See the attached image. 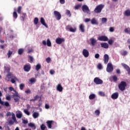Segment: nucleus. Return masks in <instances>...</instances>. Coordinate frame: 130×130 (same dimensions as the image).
Listing matches in <instances>:
<instances>
[{"label":"nucleus","instance_id":"obj_24","mask_svg":"<svg viewBox=\"0 0 130 130\" xmlns=\"http://www.w3.org/2000/svg\"><path fill=\"white\" fill-rule=\"evenodd\" d=\"M124 16L126 17H130V10L127 9L124 12Z\"/></svg>","mask_w":130,"mask_h":130},{"label":"nucleus","instance_id":"obj_35","mask_svg":"<svg viewBox=\"0 0 130 130\" xmlns=\"http://www.w3.org/2000/svg\"><path fill=\"white\" fill-rule=\"evenodd\" d=\"M94 114L96 116H99L100 115V111L99 110H96L94 111Z\"/></svg>","mask_w":130,"mask_h":130},{"label":"nucleus","instance_id":"obj_32","mask_svg":"<svg viewBox=\"0 0 130 130\" xmlns=\"http://www.w3.org/2000/svg\"><path fill=\"white\" fill-rule=\"evenodd\" d=\"M47 45L48 46V47H51V42L50 41V40L49 39H48L47 40Z\"/></svg>","mask_w":130,"mask_h":130},{"label":"nucleus","instance_id":"obj_54","mask_svg":"<svg viewBox=\"0 0 130 130\" xmlns=\"http://www.w3.org/2000/svg\"><path fill=\"white\" fill-rule=\"evenodd\" d=\"M22 123L24 124H27L28 123V120H25L24 119H22Z\"/></svg>","mask_w":130,"mask_h":130},{"label":"nucleus","instance_id":"obj_44","mask_svg":"<svg viewBox=\"0 0 130 130\" xmlns=\"http://www.w3.org/2000/svg\"><path fill=\"white\" fill-rule=\"evenodd\" d=\"M69 31H70V32H75L76 31H77V28L74 27V28H73L72 27H71Z\"/></svg>","mask_w":130,"mask_h":130},{"label":"nucleus","instance_id":"obj_61","mask_svg":"<svg viewBox=\"0 0 130 130\" xmlns=\"http://www.w3.org/2000/svg\"><path fill=\"white\" fill-rule=\"evenodd\" d=\"M100 57V55L99 53H96L94 55L95 58H99Z\"/></svg>","mask_w":130,"mask_h":130},{"label":"nucleus","instance_id":"obj_62","mask_svg":"<svg viewBox=\"0 0 130 130\" xmlns=\"http://www.w3.org/2000/svg\"><path fill=\"white\" fill-rule=\"evenodd\" d=\"M50 60H51V59L50 58V57L47 58L46 61L48 63H49L50 62Z\"/></svg>","mask_w":130,"mask_h":130},{"label":"nucleus","instance_id":"obj_34","mask_svg":"<svg viewBox=\"0 0 130 130\" xmlns=\"http://www.w3.org/2000/svg\"><path fill=\"white\" fill-rule=\"evenodd\" d=\"M41 69V65L40 63H38L36 66V71H39Z\"/></svg>","mask_w":130,"mask_h":130},{"label":"nucleus","instance_id":"obj_49","mask_svg":"<svg viewBox=\"0 0 130 130\" xmlns=\"http://www.w3.org/2000/svg\"><path fill=\"white\" fill-rule=\"evenodd\" d=\"M22 16L21 17L20 19L21 21H24L25 20V16H26V13H22Z\"/></svg>","mask_w":130,"mask_h":130},{"label":"nucleus","instance_id":"obj_47","mask_svg":"<svg viewBox=\"0 0 130 130\" xmlns=\"http://www.w3.org/2000/svg\"><path fill=\"white\" fill-rule=\"evenodd\" d=\"M28 57H29V59H30L29 62H30L31 63H32V62H33V60H34V58H33V57H32V56H30V55H29V56H28Z\"/></svg>","mask_w":130,"mask_h":130},{"label":"nucleus","instance_id":"obj_20","mask_svg":"<svg viewBox=\"0 0 130 130\" xmlns=\"http://www.w3.org/2000/svg\"><path fill=\"white\" fill-rule=\"evenodd\" d=\"M56 90H57V91H58L59 92H62V90H63V88L62 87V86H61V84H58L57 85Z\"/></svg>","mask_w":130,"mask_h":130},{"label":"nucleus","instance_id":"obj_59","mask_svg":"<svg viewBox=\"0 0 130 130\" xmlns=\"http://www.w3.org/2000/svg\"><path fill=\"white\" fill-rule=\"evenodd\" d=\"M72 27V26H71V25H67V26H66V30H70V29H71V28Z\"/></svg>","mask_w":130,"mask_h":130},{"label":"nucleus","instance_id":"obj_9","mask_svg":"<svg viewBox=\"0 0 130 130\" xmlns=\"http://www.w3.org/2000/svg\"><path fill=\"white\" fill-rule=\"evenodd\" d=\"M98 40L99 41H108V38L107 36H102L98 38Z\"/></svg>","mask_w":130,"mask_h":130},{"label":"nucleus","instance_id":"obj_56","mask_svg":"<svg viewBox=\"0 0 130 130\" xmlns=\"http://www.w3.org/2000/svg\"><path fill=\"white\" fill-rule=\"evenodd\" d=\"M109 31L110 32H114V27H110V28H109Z\"/></svg>","mask_w":130,"mask_h":130},{"label":"nucleus","instance_id":"obj_42","mask_svg":"<svg viewBox=\"0 0 130 130\" xmlns=\"http://www.w3.org/2000/svg\"><path fill=\"white\" fill-rule=\"evenodd\" d=\"M13 17L15 18V19H17L18 18V14H17V12L16 11H14L13 14Z\"/></svg>","mask_w":130,"mask_h":130},{"label":"nucleus","instance_id":"obj_14","mask_svg":"<svg viewBox=\"0 0 130 130\" xmlns=\"http://www.w3.org/2000/svg\"><path fill=\"white\" fill-rule=\"evenodd\" d=\"M82 55L84 57H88L89 56V51L86 49H83L82 51Z\"/></svg>","mask_w":130,"mask_h":130},{"label":"nucleus","instance_id":"obj_18","mask_svg":"<svg viewBox=\"0 0 130 130\" xmlns=\"http://www.w3.org/2000/svg\"><path fill=\"white\" fill-rule=\"evenodd\" d=\"M119 95V94L118 92H115L112 94L111 98H112V99L115 100V99H117L118 98Z\"/></svg>","mask_w":130,"mask_h":130},{"label":"nucleus","instance_id":"obj_11","mask_svg":"<svg viewBox=\"0 0 130 130\" xmlns=\"http://www.w3.org/2000/svg\"><path fill=\"white\" fill-rule=\"evenodd\" d=\"M121 65L122 66V67H124V68L125 69V70H126V71L128 73V75H129L130 76V68L127 65H126V64L122 63Z\"/></svg>","mask_w":130,"mask_h":130},{"label":"nucleus","instance_id":"obj_51","mask_svg":"<svg viewBox=\"0 0 130 130\" xmlns=\"http://www.w3.org/2000/svg\"><path fill=\"white\" fill-rule=\"evenodd\" d=\"M24 52V49H19L18 50V54H22Z\"/></svg>","mask_w":130,"mask_h":130},{"label":"nucleus","instance_id":"obj_52","mask_svg":"<svg viewBox=\"0 0 130 130\" xmlns=\"http://www.w3.org/2000/svg\"><path fill=\"white\" fill-rule=\"evenodd\" d=\"M7 54L8 55V58H9V57H11L12 54H13V52L11 51H9Z\"/></svg>","mask_w":130,"mask_h":130},{"label":"nucleus","instance_id":"obj_39","mask_svg":"<svg viewBox=\"0 0 130 130\" xmlns=\"http://www.w3.org/2000/svg\"><path fill=\"white\" fill-rule=\"evenodd\" d=\"M38 21H39L38 18L37 17L35 18L34 20V23L35 25H37L38 24Z\"/></svg>","mask_w":130,"mask_h":130},{"label":"nucleus","instance_id":"obj_23","mask_svg":"<svg viewBox=\"0 0 130 130\" xmlns=\"http://www.w3.org/2000/svg\"><path fill=\"white\" fill-rule=\"evenodd\" d=\"M91 23L92 25H98V21L96 18H93L91 20Z\"/></svg>","mask_w":130,"mask_h":130},{"label":"nucleus","instance_id":"obj_31","mask_svg":"<svg viewBox=\"0 0 130 130\" xmlns=\"http://www.w3.org/2000/svg\"><path fill=\"white\" fill-rule=\"evenodd\" d=\"M120 53H121V55L125 56V55H127V51H124V50H122L120 51Z\"/></svg>","mask_w":130,"mask_h":130},{"label":"nucleus","instance_id":"obj_12","mask_svg":"<svg viewBox=\"0 0 130 130\" xmlns=\"http://www.w3.org/2000/svg\"><path fill=\"white\" fill-rule=\"evenodd\" d=\"M55 42L57 44H61L62 42H64V39L57 38V39H56Z\"/></svg>","mask_w":130,"mask_h":130},{"label":"nucleus","instance_id":"obj_57","mask_svg":"<svg viewBox=\"0 0 130 130\" xmlns=\"http://www.w3.org/2000/svg\"><path fill=\"white\" fill-rule=\"evenodd\" d=\"M25 92L26 94H31V90L29 89H27L25 91Z\"/></svg>","mask_w":130,"mask_h":130},{"label":"nucleus","instance_id":"obj_30","mask_svg":"<svg viewBox=\"0 0 130 130\" xmlns=\"http://www.w3.org/2000/svg\"><path fill=\"white\" fill-rule=\"evenodd\" d=\"M98 94L99 95V96H101L102 97H105V96L106 95L105 94V92L103 91H99Z\"/></svg>","mask_w":130,"mask_h":130},{"label":"nucleus","instance_id":"obj_21","mask_svg":"<svg viewBox=\"0 0 130 130\" xmlns=\"http://www.w3.org/2000/svg\"><path fill=\"white\" fill-rule=\"evenodd\" d=\"M90 43H91V45H92V46H94V45H95V44H96V43H97V41L96 40V39H95L94 38H90Z\"/></svg>","mask_w":130,"mask_h":130},{"label":"nucleus","instance_id":"obj_10","mask_svg":"<svg viewBox=\"0 0 130 130\" xmlns=\"http://www.w3.org/2000/svg\"><path fill=\"white\" fill-rule=\"evenodd\" d=\"M16 116L17 118L20 119L23 117V113L21 111H17L16 112Z\"/></svg>","mask_w":130,"mask_h":130},{"label":"nucleus","instance_id":"obj_60","mask_svg":"<svg viewBox=\"0 0 130 130\" xmlns=\"http://www.w3.org/2000/svg\"><path fill=\"white\" fill-rule=\"evenodd\" d=\"M108 43L110 45H112V44H113V41L112 40H110L108 41Z\"/></svg>","mask_w":130,"mask_h":130},{"label":"nucleus","instance_id":"obj_40","mask_svg":"<svg viewBox=\"0 0 130 130\" xmlns=\"http://www.w3.org/2000/svg\"><path fill=\"white\" fill-rule=\"evenodd\" d=\"M124 31L127 34H129L130 35V28H126L125 29Z\"/></svg>","mask_w":130,"mask_h":130},{"label":"nucleus","instance_id":"obj_41","mask_svg":"<svg viewBox=\"0 0 130 130\" xmlns=\"http://www.w3.org/2000/svg\"><path fill=\"white\" fill-rule=\"evenodd\" d=\"M25 87V84L24 83H21L19 85V88L21 90H23Z\"/></svg>","mask_w":130,"mask_h":130},{"label":"nucleus","instance_id":"obj_16","mask_svg":"<svg viewBox=\"0 0 130 130\" xmlns=\"http://www.w3.org/2000/svg\"><path fill=\"white\" fill-rule=\"evenodd\" d=\"M36 83V78H32L29 79L28 84L29 85H33Z\"/></svg>","mask_w":130,"mask_h":130},{"label":"nucleus","instance_id":"obj_5","mask_svg":"<svg viewBox=\"0 0 130 130\" xmlns=\"http://www.w3.org/2000/svg\"><path fill=\"white\" fill-rule=\"evenodd\" d=\"M54 16L56 20H57L58 21H59V20L61 19V15L60 14L59 12L57 11H54Z\"/></svg>","mask_w":130,"mask_h":130},{"label":"nucleus","instance_id":"obj_27","mask_svg":"<svg viewBox=\"0 0 130 130\" xmlns=\"http://www.w3.org/2000/svg\"><path fill=\"white\" fill-rule=\"evenodd\" d=\"M32 116L34 118H38V117H39V113L37 112H35L32 114Z\"/></svg>","mask_w":130,"mask_h":130},{"label":"nucleus","instance_id":"obj_3","mask_svg":"<svg viewBox=\"0 0 130 130\" xmlns=\"http://www.w3.org/2000/svg\"><path fill=\"white\" fill-rule=\"evenodd\" d=\"M126 82L124 81H122L118 85V88L120 91H124L125 90V87H126Z\"/></svg>","mask_w":130,"mask_h":130},{"label":"nucleus","instance_id":"obj_63","mask_svg":"<svg viewBox=\"0 0 130 130\" xmlns=\"http://www.w3.org/2000/svg\"><path fill=\"white\" fill-rule=\"evenodd\" d=\"M60 4L61 5H64V4L66 3L65 0H59Z\"/></svg>","mask_w":130,"mask_h":130},{"label":"nucleus","instance_id":"obj_64","mask_svg":"<svg viewBox=\"0 0 130 130\" xmlns=\"http://www.w3.org/2000/svg\"><path fill=\"white\" fill-rule=\"evenodd\" d=\"M6 98L7 100H9V101L11 100V95H6Z\"/></svg>","mask_w":130,"mask_h":130},{"label":"nucleus","instance_id":"obj_50","mask_svg":"<svg viewBox=\"0 0 130 130\" xmlns=\"http://www.w3.org/2000/svg\"><path fill=\"white\" fill-rule=\"evenodd\" d=\"M112 79L114 81V82H117V77L116 76L114 75L112 76Z\"/></svg>","mask_w":130,"mask_h":130},{"label":"nucleus","instance_id":"obj_25","mask_svg":"<svg viewBox=\"0 0 130 130\" xmlns=\"http://www.w3.org/2000/svg\"><path fill=\"white\" fill-rule=\"evenodd\" d=\"M28 126H29V127H32V129H36V126H35V124H34V123H29L28 124Z\"/></svg>","mask_w":130,"mask_h":130},{"label":"nucleus","instance_id":"obj_4","mask_svg":"<svg viewBox=\"0 0 130 130\" xmlns=\"http://www.w3.org/2000/svg\"><path fill=\"white\" fill-rule=\"evenodd\" d=\"M104 8V5L101 4L96 7V8L94 9L95 13H101V11Z\"/></svg>","mask_w":130,"mask_h":130},{"label":"nucleus","instance_id":"obj_53","mask_svg":"<svg viewBox=\"0 0 130 130\" xmlns=\"http://www.w3.org/2000/svg\"><path fill=\"white\" fill-rule=\"evenodd\" d=\"M22 10V7L19 6L18 8V10H17V12L18 13V14H21V11Z\"/></svg>","mask_w":130,"mask_h":130},{"label":"nucleus","instance_id":"obj_15","mask_svg":"<svg viewBox=\"0 0 130 130\" xmlns=\"http://www.w3.org/2000/svg\"><path fill=\"white\" fill-rule=\"evenodd\" d=\"M104 63L107 64L108 63V61H109V56L107 54H106L104 55Z\"/></svg>","mask_w":130,"mask_h":130},{"label":"nucleus","instance_id":"obj_48","mask_svg":"<svg viewBox=\"0 0 130 130\" xmlns=\"http://www.w3.org/2000/svg\"><path fill=\"white\" fill-rule=\"evenodd\" d=\"M45 128H46V126H45V125H44V124H42L41 125V130H45Z\"/></svg>","mask_w":130,"mask_h":130},{"label":"nucleus","instance_id":"obj_22","mask_svg":"<svg viewBox=\"0 0 130 130\" xmlns=\"http://www.w3.org/2000/svg\"><path fill=\"white\" fill-rule=\"evenodd\" d=\"M79 29L81 32H85V25L83 24H81L79 25Z\"/></svg>","mask_w":130,"mask_h":130},{"label":"nucleus","instance_id":"obj_13","mask_svg":"<svg viewBox=\"0 0 130 130\" xmlns=\"http://www.w3.org/2000/svg\"><path fill=\"white\" fill-rule=\"evenodd\" d=\"M0 104L1 105H3L4 106H6V107H9L10 106V103L8 102H4L2 101V98H0Z\"/></svg>","mask_w":130,"mask_h":130},{"label":"nucleus","instance_id":"obj_28","mask_svg":"<svg viewBox=\"0 0 130 130\" xmlns=\"http://www.w3.org/2000/svg\"><path fill=\"white\" fill-rule=\"evenodd\" d=\"M95 98H96V94L94 93L90 94L89 96V100H93V99H95Z\"/></svg>","mask_w":130,"mask_h":130},{"label":"nucleus","instance_id":"obj_7","mask_svg":"<svg viewBox=\"0 0 130 130\" xmlns=\"http://www.w3.org/2000/svg\"><path fill=\"white\" fill-rule=\"evenodd\" d=\"M93 81L96 85H102V84H103V81L98 77H95Z\"/></svg>","mask_w":130,"mask_h":130},{"label":"nucleus","instance_id":"obj_29","mask_svg":"<svg viewBox=\"0 0 130 130\" xmlns=\"http://www.w3.org/2000/svg\"><path fill=\"white\" fill-rule=\"evenodd\" d=\"M47 125L49 128H51L52 125V121H47Z\"/></svg>","mask_w":130,"mask_h":130},{"label":"nucleus","instance_id":"obj_8","mask_svg":"<svg viewBox=\"0 0 130 130\" xmlns=\"http://www.w3.org/2000/svg\"><path fill=\"white\" fill-rule=\"evenodd\" d=\"M82 11L84 13H86L88 14V15H90V10H89V7L87 5H83L82 6Z\"/></svg>","mask_w":130,"mask_h":130},{"label":"nucleus","instance_id":"obj_58","mask_svg":"<svg viewBox=\"0 0 130 130\" xmlns=\"http://www.w3.org/2000/svg\"><path fill=\"white\" fill-rule=\"evenodd\" d=\"M14 100L15 101V102H18V101H19V100H20V97H15L14 98Z\"/></svg>","mask_w":130,"mask_h":130},{"label":"nucleus","instance_id":"obj_55","mask_svg":"<svg viewBox=\"0 0 130 130\" xmlns=\"http://www.w3.org/2000/svg\"><path fill=\"white\" fill-rule=\"evenodd\" d=\"M9 90L10 91V92H12L13 91V92H15L16 90L13 87H9Z\"/></svg>","mask_w":130,"mask_h":130},{"label":"nucleus","instance_id":"obj_17","mask_svg":"<svg viewBox=\"0 0 130 130\" xmlns=\"http://www.w3.org/2000/svg\"><path fill=\"white\" fill-rule=\"evenodd\" d=\"M40 22L42 25L45 26L46 28H48V26H47V24H46V23H45V20H44V18H43V17H41L40 18Z\"/></svg>","mask_w":130,"mask_h":130},{"label":"nucleus","instance_id":"obj_37","mask_svg":"<svg viewBox=\"0 0 130 130\" xmlns=\"http://www.w3.org/2000/svg\"><path fill=\"white\" fill-rule=\"evenodd\" d=\"M107 18L104 17L102 18V23L103 24H105V23H107Z\"/></svg>","mask_w":130,"mask_h":130},{"label":"nucleus","instance_id":"obj_43","mask_svg":"<svg viewBox=\"0 0 130 130\" xmlns=\"http://www.w3.org/2000/svg\"><path fill=\"white\" fill-rule=\"evenodd\" d=\"M4 68L6 72H7L8 73H10L9 72L11 70V68L9 67H6V66H5Z\"/></svg>","mask_w":130,"mask_h":130},{"label":"nucleus","instance_id":"obj_19","mask_svg":"<svg viewBox=\"0 0 130 130\" xmlns=\"http://www.w3.org/2000/svg\"><path fill=\"white\" fill-rule=\"evenodd\" d=\"M25 72H29L31 69V66L29 64L25 65L23 67Z\"/></svg>","mask_w":130,"mask_h":130},{"label":"nucleus","instance_id":"obj_46","mask_svg":"<svg viewBox=\"0 0 130 130\" xmlns=\"http://www.w3.org/2000/svg\"><path fill=\"white\" fill-rule=\"evenodd\" d=\"M97 67L99 70H102L103 69V67L101 63H99Z\"/></svg>","mask_w":130,"mask_h":130},{"label":"nucleus","instance_id":"obj_26","mask_svg":"<svg viewBox=\"0 0 130 130\" xmlns=\"http://www.w3.org/2000/svg\"><path fill=\"white\" fill-rule=\"evenodd\" d=\"M101 45L103 48H105L107 49L108 47H109V46L108 45V44L107 43H101Z\"/></svg>","mask_w":130,"mask_h":130},{"label":"nucleus","instance_id":"obj_33","mask_svg":"<svg viewBox=\"0 0 130 130\" xmlns=\"http://www.w3.org/2000/svg\"><path fill=\"white\" fill-rule=\"evenodd\" d=\"M66 14L67 15V16H69V17H71L72 14H71V11L69 10H66Z\"/></svg>","mask_w":130,"mask_h":130},{"label":"nucleus","instance_id":"obj_6","mask_svg":"<svg viewBox=\"0 0 130 130\" xmlns=\"http://www.w3.org/2000/svg\"><path fill=\"white\" fill-rule=\"evenodd\" d=\"M106 71L108 73H112V72H113V67L111 63H108Z\"/></svg>","mask_w":130,"mask_h":130},{"label":"nucleus","instance_id":"obj_36","mask_svg":"<svg viewBox=\"0 0 130 130\" xmlns=\"http://www.w3.org/2000/svg\"><path fill=\"white\" fill-rule=\"evenodd\" d=\"M15 93H13V97H20V94L17 92V91H15Z\"/></svg>","mask_w":130,"mask_h":130},{"label":"nucleus","instance_id":"obj_1","mask_svg":"<svg viewBox=\"0 0 130 130\" xmlns=\"http://www.w3.org/2000/svg\"><path fill=\"white\" fill-rule=\"evenodd\" d=\"M6 79L8 81H10L11 80V82L12 84H15V83L18 81V78H17L16 76H14V75H13L11 72L8 73Z\"/></svg>","mask_w":130,"mask_h":130},{"label":"nucleus","instance_id":"obj_38","mask_svg":"<svg viewBox=\"0 0 130 130\" xmlns=\"http://www.w3.org/2000/svg\"><path fill=\"white\" fill-rule=\"evenodd\" d=\"M23 112L26 114V115H30V112L28 110V109H24L23 110Z\"/></svg>","mask_w":130,"mask_h":130},{"label":"nucleus","instance_id":"obj_45","mask_svg":"<svg viewBox=\"0 0 130 130\" xmlns=\"http://www.w3.org/2000/svg\"><path fill=\"white\" fill-rule=\"evenodd\" d=\"M81 7H82V5L78 4V5L75 6V10H79V9H80V8H81Z\"/></svg>","mask_w":130,"mask_h":130},{"label":"nucleus","instance_id":"obj_2","mask_svg":"<svg viewBox=\"0 0 130 130\" xmlns=\"http://www.w3.org/2000/svg\"><path fill=\"white\" fill-rule=\"evenodd\" d=\"M12 119L13 120H10L9 121V124L10 125H13L14 123H16V124H18V121H17V118H16V115L14 113H12Z\"/></svg>","mask_w":130,"mask_h":130}]
</instances>
